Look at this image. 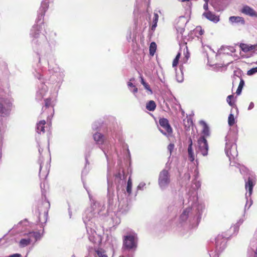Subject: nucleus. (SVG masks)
I'll return each mask as SVG.
<instances>
[{"instance_id":"nucleus-1","label":"nucleus","mask_w":257,"mask_h":257,"mask_svg":"<svg viewBox=\"0 0 257 257\" xmlns=\"http://www.w3.org/2000/svg\"><path fill=\"white\" fill-rule=\"evenodd\" d=\"M236 140L235 136L232 133L228 134L225 137V152L229 160L234 159L238 155Z\"/></svg>"},{"instance_id":"nucleus-2","label":"nucleus","mask_w":257,"mask_h":257,"mask_svg":"<svg viewBox=\"0 0 257 257\" xmlns=\"http://www.w3.org/2000/svg\"><path fill=\"white\" fill-rule=\"evenodd\" d=\"M137 234L131 231L123 237V248L128 250H135L138 246Z\"/></svg>"},{"instance_id":"nucleus-3","label":"nucleus","mask_w":257,"mask_h":257,"mask_svg":"<svg viewBox=\"0 0 257 257\" xmlns=\"http://www.w3.org/2000/svg\"><path fill=\"white\" fill-rule=\"evenodd\" d=\"M12 99L11 98L0 96V115L3 117L8 116L11 110Z\"/></svg>"},{"instance_id":"nucleus-4","label":"nucleus","mask_w":257,"mask_h":257,"mask_svg":"<svg viewBox=\"0 0 257 257\" xmlns=\"http://www.w3.org/2000/svg\"><path fill=\"white\" fill-rule=\"evenodd\" d=\"M183 51V57L182 58L181 60V63L182 64H185L189 58L190 57V54L188 51V47L186 46V44H184L182 46H181V48L180 51L177 54L175 58L173 60L172 66L174 68H175L178 64L179 60L182 55V51Z\"/></svg>"},{"instance_id":"nucleus-5","label":"nucleus","mask_w":257,"mask_h":257,"mask_svg":"<svg viewBox=\"0 0 257 257\" xmlns=\"http://www.w3.org/2000/svg\"><path fill=\"white\" fill-rule=\"evenodd\" d=\"M41 234L38 232H29L27 236L22 239L20 241V245L21 247H25L31 243L35 242L41 237Z\"/></svg>"},{"instance_id":"nucleus-6","label":"nucleus","mask_w":257,"mask_h":257,"mask_svg":"<svg viewBox=\"0 0 257 257\" xmlns=\"http://www.w3.org/2000/svg\"><path fill=\"white\" fill-rule=\"evenodd\" d=\"M170 183V176L169 172L166 170H163L159 174L158 183L162 190L168 187Z\"/></svg>"},{"instance_id":"nucleus-7","label":"nucleus","mask_w":257,"mask_h":257,"mask_svg":"<svg viewBox=\"0 0 257 257\" xmlns=\"http://www.w3.org/2000/svg\"><path fill=\"white\" fill-rule=\"evenodd\" d=\"M93 216V214L89 210H86L83 217V221L85 224L88 233L89 234V229H90V233L92 235H93L94 233H95L94 230H92L93 221L91 220L92 219Z\"/></svg>"},{"instance_id":"nucleus-8","label":"nucleus","mask_w":257,"mask_h":257,"mask_svg":"<svg viewBox=\"0 0 257 257\" xmlns=\"http://www.w3.org/2000/svg\"><path fill=\"white\" fill-rule=\"evenodd\" d=\"M159 124L161 127V128H159V130L162 134L165 135H166L167 134L168 135L171 134L172 129L167 119L165 118H160Z\"/></svg>"},{"instance_id":"nucleus-9","label":"nucleus","mask_w":257,"mask_h":257,"mask_svg":"<svg viewBox=\"0 0 257 257\" xmlns=\"http://www.w3.org/2000/svg\"><path fill=\"white\" fill-rule=\"evenodd\" d=\"M198 152L205 156L208 154V145L207 140L204 138V137H200L198 140Z\"/></svg>"},{"instance_id":"nucleus-10","label":"nucleus","mask_w":257,"mask_h":257,"mask_svg":"<svg viewBox=\"0 0 257 257\" xmlns=\"http://www.w3.org/2000/svg\"><path fill=\"white\" fill-rule=\"evenodd\" d=\"M251 248L248 249L247 255L248 257H257V228L254 235V238L251 243Z\"/></svg>"},{"instance_id":"nucleus-11","label":"nucleus","mask_w":257,"mask_h":257,"mask_svg":"<svg viewBox=\"0 0 257 257\" xmlns=\"http://www.w3.org/2000/svg\"><path fill=\"white\" fill-rule=\"evenodd\" d=\"M215 245L219 251L223 250L225 246L226 239L222 234H218L215 238Z\"/></svg>"},{"instance_id":"nucleus-12","label":"nucleus","mask_w":257,"mask_h":257,"mask_svg":"<svg viewBox=\"0 0 257 257\" xmlns=\"http://www.w3.org/2000/svg\"><path fill=\"white\" fill-rule=\"evenodd\" d=\"M46 121L44 120H41L37 124V132L38 134L44 133L45 131H48L50 130L51 122L48 121L47 125L45 126Z\"/></svg>"},{"instance_id":"nucleus-13","label":"nucleus","mask_w":257,"mask_h":257,"mask_svg":"<svg viewBox=\"0 0 257 257\" xmlns=\"http://www.w3.org/2000/svg\"><path fill=\"white\" fill-rule=\"evenodd\" d=\"M253 186V177L252 176L251 177H248L247 181L245 183V189L247 191H248V192H247L245 195V197L247 199V201L252 194V188Z\"/></svg>"},{"instance_id":"nucleus-14","label":"nucleus","mask_w":257,"mask_h":257,"mask_svg":"<svg viewBox=\"0 0 257 257\" xmlns=\"http://www.w3.org/2000/svg\"><path fill=\"white\" fill-rule=\"evenodd\" d=\"M240 49L244 52L257 53V45H247L241 44L240 45Z\"/></svg>"},{"instance_id":"nucleus-15","label":"nucleus","mask_w":257,"mask_h":257,"mask_svg":"<svg viewBox=\"0 0 257 257\" xmlns=\"http://www.w3.org/2000/svg\"><path fill=\"white\" fill-rule=\"evenodd\" d=\"M243 14L250 16L257 17V12H256L252 8L248 6H244L241 10Z\"/></svg>"},{"instance_id":"nucleus-16","label":"nucleus","mask_w":257,"mask_h":257,"mask_svg":"<svg viewBox=\"0 0 257 257\" xmlns=\"http://www.w3.org/2000/svg\"><path fill=\"white\" fill-rule=\"evenodd\" d=\"M47 91V87L44 84H41L37 92L36 98L38 99H41L46 94Z\"/></svg>"},{"instance_id":"nucleus-17","label":"nucleus","mask_w":257,"mask_h":257,"mask_svg":"<svg viewBox=\"0 0 257 257\" xmlns=\"http://www.w3.org/2000/svg\"><path fill=\"white\" fill-rule=\"evenodd\" d=\"M203 16L208 20L214 23H217L219 21L218 16H216L210 11H207L203 13Z\"/></svg>"},{"instance_id":"nucleus-18","label":"nucleus","mask_w":257,"mask_h":257,"mask_svg":"<svg viewBox=\"0 0 257 257\" xmlns=\"http://www.w3.org/2000/svg\"><path fill=\"white\" fill-rule=\"evenodd\" d=\"M229 22L232 24H244L245 21L243 18L239 16H231L229 18Z\"/></svg>"},{"instance_id":"nucleus-19","label":"nucleus","mask_w":257,"mask_h":257,"mask_svg":"<svg viewBox=\"0 0 257 257\" xmlns=\"http://www.w3.org/2000/svg\"><path fill=\"white\" fill-rule=\"evenodd\" d=\"M93 139L96 143L99 145H102L105 143L104 137L100 133H95L93 135Z\"/></svg>"},{"instance_id":"nucleus-20","label":"nucleus","mask_w":257,"mask_h":257,"mask_svg":"<svg viewBox=\"0 0 257 257\" xmlns=\"http://www.w3.org/2000/svg\"><path fill=\"white\" fill-rule=\"evenodd\" d=\"M29 222L27 220L25 219L20 222L17 225V227L21 232L28 230Z\"/></svg>"},{"instance_id":"nucleus-21","label":"nucleus","mask_w":257,"mask_h":257,"mask_svg":"<svg viewBox=\"0 0 257 257\" xmlns=\"http://www.w3.org/2000/svg\"><path fill=\"white\" fill-rule=\"evenodd\" d=\"M189 145L188 148V153L189 159L190 161L193 162L195 159V156L192 149V141L191 138H189Z\"/></svg>"},{"instance_id":"nucleus-22","label":"nucleus","mask_w":257,"mask_h":257,"mask_svg":"<svg viewBox=\"0 0 257 257\" xmlns=\"http://www.w3.org/2000/svg\"><path fill=\"white\" fill-rule=\"evenodd\" d=\"M41 29H42L41 26L38 25H34L31 30V35L34 37H37Z\"/></svg>"},{"instance_id":"nucleus-23","label":"nucleus","mask_w":257,"mask_h":257,"mask_svg":"<svg viewBox=\"0 0 257 257\" xmlns=\"http://www.w3.org/2000/svg\"><path fill=\"white\" fill-rule=\"evenodd\" d=\"M48 4L47 2H43L40 9L41 17H43L45 12L48 8Z\"/></svg>"},{"instance_id":"nucleus-24","label":"nucleus","mask_w":257,"mask_h":257,"mask_svg":"<svg viewBox=\"0 0 257 257\" xmlns=\"http://www.w3.org/2000/svg\"><path fill=\"white\" fill-rule=\"evenodd\" d=\"M200 123L203 126L202 133L205 136H208L209 135V129L207 124L203 121H201Z\"/></svg>"},{"instance_id":"nucleus-25","label":"nucleus","mask_w":257,"mask_h":257,"mask_svg":"<svg viewBox=\"0 0 257 257\" xmlns=\"http://www.w3.org/2000/svg\"><path fill=\"white\" fill-rule=\"evenodd\" d=\"M156 107V104L153 100H150L146 104V108L150 111L154 110Z\"/></svg>"},{"instance_id":"nucleus-26","label":"nucleus","mask_w":257,"mask_h":257,"mask_svg":"<svg viewBox=\"0 0 257 257\" xmlns=\"http://www.w3.org/2000/svg\"><path fill=\"white\" fill-rule=\"evenodd\" d=\"M159 16L157 13H154V16L153 20V25L152 26V30H155L157 26V23L158 21Z\"/></svg>"},{"instance_id":"nucleus-27","label":"nucleus","mask_w":257,"mask_h":257,"mask_svg":"<svg viewBox=\"0 0 257 257\" xmlns=\"http://www.w3.org/2000/svg\"><path fill=\"white\" fill-rule=\"evenodd\" d=\"M157 49V45L155 42H152L150 46V54L151 55L153 56L156 52Z\"/></svg>"},{"instance_id":"nucleus-28","label":"nucleus","mask_w":257,"mask_h":257,"mask_svg":"<svg viewBox=\"0 0 257 257\" xmlns=\"http://www.w3.org/2000/svg\"><path fill=\"white\" fill-rule=\"evenodd\" d=\"M133 183L132 181V179L131 177H129L128 180L127 182V186H126V192L128 194H131L132 193V189Z\"/></svg>"},{"instance_id":"nucleus-29","label":"nucleus","mask_w":257,"mask_h":257,"mask_svg":"<svg viewBox=\"0 0 257 257\" xmlns=\"http://www.w3.org/2000/svg\"><path fill=\"white\" fill-rule=\"evenodd\" d=\"M96 253L98 257H108L105 251L101 248L96 250Z\"/></svg>"},{"instance_id":"nucleus-30","label":"nucleus","mask_w":257,"mask_h":257,"mask_svg":"<svg viewBox=\"0 0 257 257\" xmlns=\"http://www.w3.org/2000/svg\"><path fill=\"white\" fill-rule=\"evenodd\" d=\"M194 34L196 35L197 37H199V36H201L203 34L204 31L202 29L201 27H197L194 30Z\"/></svg>"},{"instance_id":"nucleus-31","label":"nucleus","mask_w":257,"mask_h":257,"mask_svg":"<svg viewBox=\"0 0 257 257\" xmlns=\"http://www.w3.org/2000/svg\"><path fill=\"white\" fill-rule=\"evenodd\" d=\"M224 51L227 54H231L235 52V49L233 47L227 46L224 47Z\"/></svg>"},{"instance_id":"nucleus-32","label":"nucleus","mask_w":257,"mask_h":257,"mask_svg":"<svg viewBox=\"0 0 257 257\" xmlns=\"http://www.w3.org/2000/svg\"><path fill=\"white\" fill-rule=\"evenodd\" d=\"M189 209H187L185 210L182 214L180 216V218L182 221H185L188 217L189 212Z\"/></svg>"},{"instance_id":"nucleus-33","label":"nucleus","mask_w":257,"mask_h":257,"mask_svg":"<svg viewBox=\"0 0 257 257\" xmlns=\"http://www.w3.org/2000/svg\"><path fill=\"white\" fill-rule=\"evenodd\" d=\"M182 66H180V73L176 74V79L178 82H182L183 81V75L182 72Z\"/></svg>"},{"instance_id":"nucleus-34","label":"nucleus","mask_w":257,"mask_h":257,"mask_svg":"<svg viewBox=\"0 0 257 257\" xmlns=\"http://www.w3.org/2000/svg\"><path fill=\"white\" fill-rule=\"evenodd\" d=\"M228 123L229 125L232 126L235 123V119L234 116L232 114H230L228 118Z\"/></svg>"},{"instance_id":"nucleus-35","label":"nucleus","mask_w":257,"mask_h":257,"mask_svg":"<svg viewBox=\"0 0 257 257\" xmlns=\"http://www.w3.org/2000/svg\"><path fill=\"white\" fill-rule=\"evenodd\" d=\"M201 183L199 181L194 180L193 182L192 188L194 190H197L200 188Z\"/></svg>"},{"instance_id":"nucleus-36","label":"nucleus","mask_w":257,"mask_h":257,"mask_svg":"<svg viewBox=\"0 0 257 257\" xmlns=\"http://www.w3.org/2000/svg\"><path fill=\"white\" fill-rule=\"evenodd\" d=\"M47 213H48L47 210H45L44 211L43 218L42 219L40 217H39V221L41 223H43L46 222V221L47 220Z\"/></svg>"},{"instance_id":"nucleus-37","label":"nucleus","mask_w":257,"mask_h":257,"mask_svg":"<svg viewBox=\"0 0 257 257\" xmlns=\"http://www.w3.org/2000/svg\"><path fill=\"white\" fill-rule=\"evenodd\" d=\"M257 73V67H254L250 69L247 72V74L248 75H252L254 74Z\"/></svg>"},{"instance_id":"nucleus-38","label":"nucleus","mask_w":257,"mask_h":257,"mask_svg":"<svg viewBox=\"0 0 257 257\" xmlns=\"http://www.w3.org/2000/svg\"><path fill=\"white\" fill-rule=\"evenodd\" d=\"M233 98V95H228L227 97L226 100L229 105L232 106L233 105V103L231 102V99Z\"/></svg>"},{"instance_id":"nucleus-39","label":"nucleus","mask_w":257,"mask_h":257,"mask_svg":"<svg viewBox=\"0 0 257 257\" xmlns=\"http://www.w3.org/2000/svg\"><path fill=\"white\" fill-rule=\"evenodd\" d=\"M143 86H144L146 90L150 92V94H152L153 93V91L152 89L150 88V86L148 83H146L145 84H144Z\"/></svg>"},{"instance_id":"nucleus-40","label":"nucleus","mask_w":257,"mask_h":257,"mask_svg":"<svg viewBox=\"0 0 257 257\" xmlns=\"http://www.w3.org/2000/svg\"><path fill=\"white\" fill-rule=\"evenodd\" d=\"M145 186H146L145 183L141 182L138 186V189H140V190H143L145 188Z\"/></svg>"},{"instance_id":"nucleus-41","label":"nucleus","mask_w":257,"mask_h":257,"mask_svg":"<svg viewBox=\"0 0 257 257\" xmlns=\"http://www.w3.org/2000/svg\"><path fill=\"white\" fill-rule=\"evenodd\" d=\"M174 148V145L173 144H170L168 146V149L170 152V154H171L172 151L173 150Z\"/></svg>"},{"instance_id":"nucleus-42","label":"nucleus","mask_w":257,"mask_h":257,"mask_svg":"<svg viewBox=\"0 0 257 257\" xmlns=\"http://www.w3.org/2000/svg\"><path fill=\"white\" fill-rule=\"evenodd\" d=\"M243 222V220H239V222L236 223L234 226V229L238 230L239 226Z\"/></svg>"},{"instance_id":"nucleus-43","label":"nucleus","mask_w":257,"mask_h":257,"mask_svg":"<svg viewBox=\"0 0 257 257\" xmlns=\"http://www.w3.org/2000/svg\"><path fill=\"white\" fill-rule=\"evenodd\" d=\"M50 105V100L49 99H46L45 100V109L48 108Z\"/></svg>"},{"instance_id":"nucleus-44","label":"nucleus","mask_w":257,"mask_h":257,"mask_svg":"<svg viewBox=\"0 0 257 257\" xmlns=\"http://www.w3.org/2000/svg\"><path fill=\"white\" fill-rule=\"evenodd\" d=\"M239 170L240 173L243 174H244V173L246 172L247 169L244 167L241 166V168L239 169Z\"/></svg>"},{"instance_id":"nucleus-45","label":"nucleus","mask_w":257,"mask_h":257,"mask_svg":"<svg viewBox=\"0 0 257 257\" xmlns=\"http://www.w3.org/2000/svg\"><path fill=\"white\" fill-rule=\"evenodd\" d=\"M242 87H240L239 86H238V88L237 89V90L236 91V93L237 94V95H239L240 94L241 92V91H242Z\"/></svg>"},{"instance_id":"nucleus-46","label":"nucleus","mask_w":257,"mask_h":257,"mask_svg":"<svg viewBox=\"0 0 257 257\" xmlns=\"http://www.w3.org/2000/svg\"><path fill=\"white\" fill-rule=\"evenodd\" d=\"M244 85V81L241 78L238 86L243 88Z\"/></svg>"},{"instance_id":"nucleus-47","label":"nucleus","mask_w":257,"mask_h":257,"mask_svg":"<svg viewBox=\"0 0 257 257\" xmlns=\"http://www.w3.org/2000/svg\"><path fill=\"white\" fill-rule=\"evenodd\" d=\"M107 180H108V188H107V189H108V192H110L111 191V188L112 185L111 184H110V183L108 181V179H107Z\"/></svg>"},{"instance_id":"nucleus-48","label":"nucleus","mask_w":257,"mask_h":257,"mask_svg":"<svg viewBox=\"0 0 257 257\" xmlns=\"http://www.w3.org/2000/svg\"><path fill=\"white\" fill-rule=\"evenodd\" d=\"M127 86L129 87L130 90H131V88H134L135 87V86L131 82H128L127 83Z\"/></svg>"},{"instance_id":"nucleus-49","label":"nucleus","mask_w":257,"mask_h":257,"mask_svg":"<svg viewBox=\"0 0 257 257\" xmlns=\"http://www.w3.org/2000/svg\"><path fill=\"white\" fill-rule=\"evenodd\" d=\"M203 8L204 9L207 11L208 10V3H205L203 6Z\"/></svg>"},{"instance_id":"nucleus-50","label":"nucleus","mask_w":257,"mask_h":257,"mask_svg":"<svg viewBox=\"0 0 257 257\" xmlns=\"http://www.w3.org/2000/svg\"><path fill=\"white\" fill-rule=\"evenodd\" d=\"M254 106V104L253 102H250L249 106H248V110H250Z\"/></svg>"},{"instance_id":"nucleus-51","label":"nucleus","mask_w":257,"mask_h":257,"mask_svg":"<svg viewBox=\"0 0 257 257\" xmlns=\"http://www.w3.org/2000/svg\"><path fill=\"white\" fill-rule=\"evenodd\" d=\"M9 257H21V254L16 253V254H13V255L10 256Z\"/></svg>"},{"instance_id":"nucleus-52","label":"nucleus","mask_w":257,"mask_h":257,"mask_svg":"<svg viewBox=\"0 0 257 257\" xmlns=\"http://www.w3.org/2000/svg\"><path fill=\"white\" fill-rule=\"evenodd\" d=\"M133 90H132L131 89V91H132L134 93H136L138 92V88L137 87H136V86L135 87L133 88Z\"/></svg>"},{"instance_id":"nucleus-53","label":"nucleus","mask_w":257,"mask_h":257,"mask_svg":"<svg viewBox=\"0 0 257 257\" xmlns=\"http://www.w3.org/2000/svg\"><path fill=\"white\" fill-rule=\"evenodd\" d=\"M178 32H180L181 34H182L184 32V29L183 28H180L179 29H177Z\"/></svg>"},{"instance_id":"nucleus-54","label":"nucleus","mask_w":257,"mask_h":257,"mask_svg":"<svg viewBox=\"0 0 257 257\" xmlns=\"http://www.w3.org/2000/svg\"><path fill=\"white\" fill-rule=\"evenodd\" d=\"M141 83L144 85V84H145L146 82L144 81V79H143V78L142 76L141 77Z\"/></svg>"},{"instance_id":"nucleus-55","label":"nucleus","mask_w":257,"mask_h":257,"mask_svg":"<svg viewBox=\"0 0 257 257\" xmlns=\"http://www.w3.org/2000/svg\"><path fill=\"white\" fill-rule=\"evenodd\" d=\"M115 179H120V174L119 173L115 176Z\"/></svg>"},{"instance_id":"nucleus-56","label":"nucleus","mask_w":257,"mask_h":257,"mask_svg":"<svg viewBox=\"0 0 257 257\" xmlns=\"http://www.w3.org/2000/svg\"><path fill=\"white\" fill-rule=\"evenodd\" d=\"M185 177L189 180L190 178V175L189 174H186L185 175Z\"/></svg>"},{"instance_id":"nucleus-57","label":"nucleus","mask_w":257,"mask_h":257,"mask_svg":"<svg viewBox=\"0 0 257 257\" xmlns=\"http://www.w3.org/2000/svg\"><path fill=\"white\" fill-rule=\"evenodd\" d=\"M100 148H101V149L103 151V152H104V154L105 155V156H106V154L105 152V151L104 150V149L102 147V146H101L100 147Z\"/></svg>"},{"instance_id":"nucleus-58","label":"nucleus","mask_w":257,"mask_h":257,"mask_svg":"<svg viewBox=\"0 0 257 257\" xmlns=\"http://www.w3.org/2000/svg\"><path fill=\"white\" fill-rule=\"evenodd\" d=\"M44 204L46 205L47 206H49V204L48 202H45L44 203Z\"/></svg>"},{"instance_id":"nucleus-59","label":"nucleus","mask_w":257,"mask_h":257,"mask_svg":"<svg viewBox=\"0 0 257 257\" xmlns=\"http://www.w3.org/2000/svg\"><path fill=\"white\" fill-rule=\"evenodd\" d=\"M42 168V164H40V172H41Z\"/></svg>"},{"instance_id":"nucleus-60","label":"nucleus","mask_w":257,"mask_h":257,"mask_svg":"<svg viewBox=\"0 0 257 257\" xmlns=\"http://www.w3.org/2000/svg\"><path fill=\"white\" fill-rule=\"evenodd\" d=\"M180 1L182 2H184L188 1L189 0H180Z\"/></svg>"},{"instance_id":"nucleus-61","label":"nucleus","mask_w":257,"mask_h":257,"mask_svg":"<svg viewBox=\"0 0 257 257\" xmlns=\"http://www.w3.org/2000/svg\"><path fill=\"white\" fill-rule=\"evenodd\" d=\"M204 1L205 2V3H208V0H204Z\"/></svg>"}]
</instances>
